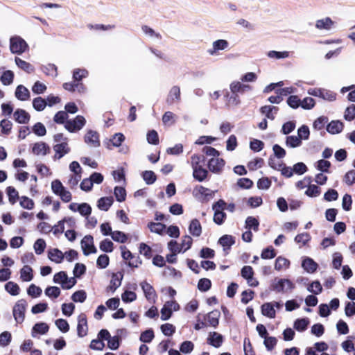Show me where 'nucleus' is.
Segmentation results:
<instances>
[{
	"label": "nucleus",
	"instance_id": "obj_24",
	"mask_svg": "<svg viewBox=\"0 0 355 355\" xmlns=\"http://www.w3.org/2000/svg\"><path fill=\"white\" fill-rule=\"evenodd\" d=\"M15 96L20 101H27L30 98L29 90L23 85H19L15 91Z\"/></svg>",
	"mask_w": 355,
	"mask_h": 355
},
{
	"label": "nucleus",
	"instance_id": "obj_17",
	"mask_svg": "<svg viewBox=\"0 0 355 355\" xmlns=\"http://www.w3.org/2000/svg\"><path fill=\"white\" fill-rule=\"evenodd\" d=\"M88 331L87 321L86 315L83 313L79 315L78 318L77 333L79 337H84L87 335Z\"/></svg>",
	"mask_w": 355,
	"mask_h": 355
},
{
	"label": "nucleus",
	"instance_id": "obj_56",
	"mask_svg": "<svg viewBox=\"0 0 355 355\" xmlns=\"http://www.w3.org/2000/svg\"><path fill=\"white\" fill-rule=\"evenodd\" d=\"M19 204L21 207L28 210L33 209L35 205L33 200L26 196L21 197Z\"/></svg>",
	"mask_w": 355,
	"mask_h": 355
},
{
	"label": "nucleus",
	"instance_id": "obj_26",
	"mask_svg": "<svg viewBox=\"0 0 355 355\" xmlns=\"http://www.w3.org/2000/svg\"><path fill=\"white\" fill-rule=\"evenodd\" d=\"M33 278V269L29 266L25 265L20 270V279L23 282H31Z\"/></svg>",
	"mask_w": 355,
	"mask_h": 355
},
{
	"label": "nucleus",
	"instance_id": "obj_42",
	"mask_svg": "<svg viewBox=\"0 0 355 355\" xmlns=\"http://www.w3.org/2000/svg\"><path fill=\"white\" fill-rule=\"evenodd\" d=\"M230 89L232 93L235 94L238 92H243L246 89H250V87L243 84L240 81L236 80L231 83L230 85Z\"/></svg>",
	"mask_w": 355,
	"mask_h": 355
},
{
	"label": "nucleus",
	"instance_id": "obj_7",
	"mask_svg": "<svg viewBox=\"0 0 355 355\" xmlns=\"http://www.w3.org/2000/svg\"><path fill=\"white\" fill-rule=\"evenodd\" d=\"M180 309V305L175 301H167L164 304L161 309V319L162 320H168L173 311H177Z\"/></svg>",
	"mask_w": 355,
	"mask_h": 355
},
{
	"label": "nucleus",
	"instance_id": "obj_58",
	"mask_svg": "<svg viewBox=\"0 0 355 355\" xmlns=\"http://www.w3.org/2000/svg\"><path fill=\"white\" fill-rule=\"evenodd\" d=\"M193 243V239L190 236L185 235L182 237L180 247L182 252H186L191 248Z\"/></svg>",
	"mask_w": 355,
	"mask_h": 355
},
{
	"label": "nucleus",
	"instance_id": "obj_33",
	"mask_svg": "<svg viewBox=\"0 0 355 355\" xmlns=\"http://www.w3.org/2000/svg\"><path fill=\"white\" fill-rule=\"evenodd\" d=\"M180 99V88L178 86H173L170 89L167 101L169 103H173Z\"/></svg>",
	"mask_w": 355,
	"mask_h": 355
},
{
	"label": "nucleus",
	"instance_id": "obj_64",
	"mask_svg": "<svg viewBox=\"0 0 355 355\" xmlns=\"http://www.w3.org/2000/svg\"><path fill=\"white\" fill-rule=\"evenodd\" d=\"M344 118L345 120L351 121L355 119V105H352L347 107L345 111Z\"/></svg>",
	"mask_w": 355,
	"mask_h": 355
},
{
	"label": "nucleus",
	"instance_id": "obj_59",
	"mask_svg": "<svg viewBox=\"0 0 355 355\" xmlns=\"http://www.w3.org/2000/svg\"><path fill=\"white\" fill-rule=\"evenodd\" d=\"M308 291L315 295L320 294L322 291V287L318 281H314L310 284L307 288Z\"/></svg>",
	"mask_w": 355,
	"mask_h": 355
},
{
	"label": "nucleus",
	"instance_id": "obj_43",
	"mask_svg": "<svg viewBox=\"0 0 355 355\" xmlns=\"http://www.w3.org/2000/svg\"><path fill=\"white\" fill-rule=\"evenodd\" d=\"M309 324V320L308 318H301L297 319L293 324V327L297 331L302 332L305 331L307 329V327Z\"/></svg>",
	"mask_w": 355,
	"mask_h": 355
},
{
	"label": "nucleus",
	"instance_id": "obj_9",
	"mask_svg": "<svg viewBox=\"0 0 355 355\" xmlns=\"http://www.w3.org/2000/svg\"><path fill=\"white\" fill-rule=\"evenodd\" d=\"M336 22L329 17L318 19L315 21V27L320 31L330 32L335 27Z\"/></svg>",
	"mask_w": 355,
	"mask_h": 355
},
{
	"label": "nucleus",
	"instance_id": "obj_63",
	"mask_svg": "<svg viewBox=\"0 0 355 355\" xmlns=\"http://www.w3.org/2000/svg\"><path fill=\"white\" fill-rule=\"evenodd\" d=\"M46 89V85L40 81H36L32 87V91L35 94H42L45 92Z\"/></svg>",
	"mask_w": 355,
	"mask_h": 355
},
{
	"label": "nucleus",
	"instance_id": "obj_8",
	"mask_svg": "<svg viewBox=\"0 0 355 355\" xmlns=\"http://www.w3.org/2000/svg\"><path fill=\"white\" fill-rule=\"evenodd\" d=\"M85 123V119L83 116L78 115L74 119L67 121L64 127L70 132H75L81 130Z\"/></svg>",
	"mask_w": 355,
	"mask_h": 355
},
{
	"label": "nucleus",
	"instance_id": "obj_39",
	"mask_svg": "<svg viewBox=\"0 0 355 355\" xmlns=\"http://www.w3.org/2000/svg\"><path fill=\"white\" fill-rule=\"evenodd\" d=\"M270 166L275 169L280 171L282 174L286 178L292 177L294 173L293 168L283 166L282 164H279V167H276L273 165V163L271 161L270 162Z\"/></svg>",
	"mask_w": 355,
	"mask_h": 355
},
{
	"label": "nucleus",
	"instance_id": "obj_32",
	"mask_svg": "<svg viewBox=\"0 0 355 355\" xmlns=\"http://www.w3.org/2000/svg\"><path fill=\"white\" fill-rule=\"evenodd\" d=\"M112 197H103L97 202V206L101 210L107 211L113 203Z\"/></svg>",
	"mask_w": 355,
	"mask_h": 355
},
{
	"label": "nucleus",
	"instance_id": "obj_2",
	"mask_svg": "<svg viewBox=\"0 0 355 355\" xmlns=\"http://www.w3.org/2000/svg\"><path fill=\"white\" fill-rule=\"evenodd\" d=\"M53 282L60 284L63 289H70L76 284V280L74 277H69L65 272L60 271L54 275Z\"/></svg>",
	"mask_w": 355,
	"mask_h": 355
},
{
	"label": "nucleus",
	"instance_id": "obj_62",
	"mask_svg": "<svg viewBox=\"0 0 355 355\" xmlns=\"http://www.w3.org/2000/svg\"><path fill=\"white\" fill-rule=\"evenodd\" d=\"M87 297L86 292L83 290L78 291L71 295V300L75 302L83 303Z\"/></svg>",
	"mask_w": 355,
	"mask_h": 355
},
{
	"label": "nucleus",
	"instance_id": "obj_20",
	"mask_svg": "<svg viewBox=\"0 0 355 355\" xmlns=\"http://www.w3.org/2000/svg\"><path fill=\"white\" fill-rule=\"evenodd\" d=\"M48 257L51 261L56 263H60L64 259V253L58 248H53L49 250Z\"/></svg>",
	"mask_w": 355,
	"mask_h": 355
},
{
	"label": "nucleus",
	"instance_id": "obj_14",
	"mask_svg": "<svg viewBox=\"0 0 355 355\" xmlns=\"http://www.w3.org/2000/svg\"><path fill=\"white\" fill-rule=\"evenodd\" d=\"M140 286L144 293L145 297L150 302H155L157 295L153 287L147 282L143 281L140 283Z\"/></svg>",
	"mask_w": 355,
	"mask_h": 355
},
{
	"label": "nucleus",
	"instance_id": "obj_19",
	"mask_svg": "<svg viewBox=\"0 0 355 355\" xmlns=\"http://www.w3.org/2000/svg\"><path fill=\"white\" fill-rule=\"evenodd\" d=\"M302 267L308 273H313L317 270L318 265L313 259L306 257L302 258Z\"/></svg>",
	"mask_w": 355,
	"mask_h": 355
},
{
	"label": "nucleus",
	"instance_id": "obj_53",
	"mask_svg": "<svg viewBox=\"0 0 355 355\" xmlns=\"http://www.w3.org/2000/svg\"><path fill=\"white\" fill-rule=\"evenodd\" d=\"M218 243L223 248H230L234 243V240L232 236L224 235L219 239Z\"/></svg>",
	"mask_w": 355,
	"mask_h": 355
},
{
	"label": "nucleus",
	"instance_id": "obj_4",
	"mask_svg": "<svg viewBox=\"0 0 355 355\" xmlns=\"http://www.w3.org/2000/svg\"><path fill=\"white\" fill-rule=\"evenodd\" d=\"M294 284L288 279H275L271 284V288L277 293H286L291 291Z\"/></svg>",
	"mask_w": 355,
	"mask_h": 355
},
{
	"label": "nucleus",
	"instance_id": "obj_28",
	"mask_svg": "<svg viewBox=\"0 0 355 355\" xmlns=\"http://www.w3.org/2000/svg\"><path fill=\"white\" fill-rule=\"evenodd\" d=\"M56 155H58V158L60 159L65 154L68 153L70 150L68 146L67 141H64L60 144H56L53 147Z\"/></svg>",
	"mask_w": 355,
	"mask_h": 355
},
{
	"label": "nucleus",
	"instance_id": "obj_27",
	"mask_svg": "<svg viewBox=\"0 0 355 355\" xmlns=\"http://www.w3.org/2000/svg\"><path fill=\"white\" fill-rule=\"evenodd\" d=\"M290 261L285 257H278L275 259V269L276 270H284L289 268Z\"/></svg>",
	"mask_w": 355,
	"mask_h": 355
},
{
	"label": "nucleus",
	"instance_id": "obj_15",
	"mask_svg": "<svg viewBox=\"0 0 355 355\" xmlns=\"http://www.w3.org/2000/svg\"><path fill=\"white\" fill-rule=\"evenodd\" d=\"M84 141L90 147L95 148L100 146L98 134L94 130H87L84 137Z\"/></svg>",
	"mask_w": 355,
	"mask_h": 355
},
{
	"label": "nucleus",
	"instance_id": "obj_10",
	"mask_svg": "<svg viewBox=\"0 0 355 355\" xmlns=\"http://www.w3.org/2000/svg\"><path fill=\"white\" fill-rule=\"evenodd\" d=\"M225 206V202L222 200H218L213 205L214 211V220L218 225L222 224L225 218V214L223 212Z\"/></svg>",
	"mask_w": 355,
	"mask_h": 355
},
{
	"label": "nucleus",
	"instance_id": "obj_30",
	"mask_svg": "<svg viewBox=\"0 0 355 355\" xmlns=\"http://www.w3.org/2000/svg\"><path fill=\"white\" fill-rule=\"evenodd\" d=\"M208 343L215 347H218L223 343V336L217 332L210 333L208 338Z\"/></svg>",
	"mask_w": 355,
	"mask_h": 355
},
{
	"label": "nucleus",
	"instance_id": "obj_47",
	"mask_svg": "<svg viewBox=\"0 0 355 355\" xmlns=\"http://www.w3.org/2000/svg\"><path fill=\"white\" fill-rule=\"evenodd\" d=\"M60 293V288L57 286H49L44 291V293L47 297L53 299L58 297Z\"/></svg>",
	"mask_w": 355,
	"mask_h": 355
},
{
	"label": "nucleus",
	"instance_id": "obj_13",
	"mask_svg": "<svg viewBox=\"0 0 355 355\" xmlns=\"http://www.w3.org/2000/svg\"><path fill=\"white\" fill-rule=\"evenodd\" d=\"M241 276L246 279L248 284L252 287H256L259 285V282L254 278V271L251 266H245L243 267L241 271Z\"/></svg>",
	"mask_w": 355,
	"mask_h": 355
},
{
	"label": "nucleus",
	"instance_id": "obj_46",
	"mask_svg": "<svg viewBox=\"0 0 355 355\" xmlns=\"http://www.w3.org/2000/svg\"><path fill=\"white\" fill-rule=\"evenodd\" d=\"M14 73L10 70L4 71L1 76V82L4 85H9L13 82Z\"/></svg>",
	"mask_w": 355,
	"mask_h": 355
},
{
	"label": "nucleus",
	"instance_id": "obj_23",
	"mask_svg": "<svg viewBox=\"0 0 355 355\" xmlns=\"http://www.w3.org/2000/svg\"><path fill=\"white\" fill-rule=\"evenodd\" d=\"M122 279L123 275L121 273L113 274L110 280V284L108 286V289L114 293L116 288L121 286Z\"/></svg>",
	"mask_w": 355,
	"mask_h": 355
},
{
	"label": "nucleus",
	"instance_id": "obj_50",
	"mask_svg": "<svg viewBox=\"0 0 355 355\" xmlns=\"http://www.w3.org/2000/svg\"><path fill=\"white\" fill-rule=\"evenodd\" d=\"M259 225V221L254 217L249 216L245 220V228L248 230L252 229L254 231H257Z\"/></svg>",
	"mask_w": 355,
	"mask_h": 355
},
{
	"label": "nucleus",
	"instance_id": "obj_38",
	"mask_svg": "<svg viewBox=\"0 0 355 355\" xmlns=\"http://www.w3.org/2000/svg\"><path fill=\"white\" fill-rule=\"evenodd\" d=\"M5 290L11 295L17 296L20 293L19 285L14 282H8L5 284Z\"/></svg>",
	"mask_w": 355,
	"mask_h": 355
},
{
	"label": "nucleus",
	"instance_id": "obj_6",
	"mask_svg": "<svg viewBox=\"0 0 355 355\" xmlns=\"http://www.w3.org/2000/svg\"><path fill=\"white\" fill-rule=\"evenodd\" d=\"M282 304L278 302H266L262 304L261 309V313L270 319L275 318L276 315V309L282 308Z\"/></svg>",
	"mask_w": 355,
	"mask_h": 355
},
{
	"label": "nucleus",
	"instance_id": "obj_51",
	"mask_svg": "<svg viewBox=\"0 0 355 355\" xmlns=\"http://www.w3.org/2000/svg\"><path fill=\"white\" fill-rule=\"evenodd\" d=\"M125 140V137L122 133H116L110 139V144L114 147H119Z\"/></svg>",
	"mask_w": 355,
	"mask_h": 355
},
{
	"label": "nucleus",
	"instance_id": "obj_41",
	"mask_svg": "<svg viewBox=\"0 0 355 355\" xmlns=\"http://www.w3.org/2000/svg\"><path fill=\"white\" fill-rule=\"evenodd\" d=\"M148 227L151 232L158 234H162L166 230L165 225L161 223L150 222L148 223Z\"/></svg>",
	"mask_w": 355,
	"mask_h": 355
},
{
	"label": "nucleus",
	"instance_id": "obj_40",
	"mask_svg": "<svg viewBox=\"0 0 355 355\" xmlns=\"http://www.w3.org/2000/svg\"><path fill=\"white\" fill-rule=\"evenodd\" d=\"M302 145V141L297 136H288L286 138V146L288 148H297Z\"/></svg>",
	"mask_w": 355,
	"mask_h": 355
},
{
	"label": "nucleus",
	"instance_id": "obj_55",
	"mask_svg": "<svg viewBox=\"0 0 355 355\" xmlns=\"http://www.w3.org/2000/svg\"><path fill=\"white\" fill-rule=\"evenodd\" d=\"M311 240V236L308 233H302L297 234L295 238V241L300 246L305 245Z\"/></svg>",
	"mask_w": 355,
	"mask_h": 355
},
{
	"label": "nucleus",
	"instance_id": "obj_25",
	"mask_svg": "<svg viewBox=\"0 0 355 355\" xmlns=\"http://www.w3.org/2000/svg\"><path fill=\"white\" fill-rule=\"evenodd\" d=\"M220 315L218 311H211L206 315L207 322L210 326L216 327L218 324Z\"/></svg>",
	"mask_w": 355,
	"mask_h": 355
},
{
	"label": "nucleus",
	"instance_id": "obj_22",
	"mask_svg": "<svg viewBox=\"0 0 355 355\" xmlns=\"http://www.w3.org/2000/svg\"><path fill=\"white\" fill-rule=\"evenodd\" d=\"M49 329L48 324L45 322L36 323L32 329L31 336L35 338L37 334H45L48 332Z\"/></svg>",
	"mask_w": 355,
	"mask_h": 355
},
{
	"label": "nucleus",
	"instance_id": "obj_5",
	"mask_svg": "<svg viewBox=\"0 0 355 355\" xmlns=\"http://www.w3.org/2000/svg\"><path fill=\"white\" fill-rule=\"evenodd\" d=\"M26 305L24 300H18L14 305L12 314L17 323L21 324L24 321Z\"/></svg>",
	"mask_w": 355,
	"mask_h": 355
},
{
	"label": "nucleus",
	"instance_id": "obj_44",
	"mask_svg": "<svg viewBox=\"0 0 355 355\" xmlns=\"http://www.w3.org/2000/svg\"><path fill=\"white\" fill-rule=\"evenodd\" d=\"M137 295L134 291L125 289L121 294V300L124 303H131L137 300Z\"/></svg>",
	"mask_w": 355,
	"mask_h": 355
},
{
	"label": "nucleus",
	"instance_id": "obj_54",
	"mask_svg": "<svg viewBox=\"0 0 355 355\" xmlns=\"http://www.w3.org/2000/svg\"><path fill=\"white\" fill-rule=\"evenodd\" d=\"M88 74V71L85 69H76L73 72V78L76 81H80L83 78H86Z\"/></svg>",
	"mask_w": 355,
	"mask_h": 355
},
{
	"label": "nucleus",
	"instance_id": "obj_35",
	"mask_svg": "<svg viewBox=\"0 0 355 355\" xmlns=\"http://www.w3.org/2000/svg\"><path fill=\"white\" fill-rule=\"evenodd\" d=\"M267 56L270 59L275 60L286 59L290 57V52L287 51H270L267 53Z\"/></svg>",
	"mask_w": 355,
	"mask_h": 355
},
{
	"label": "nucleus",
	"instance_id": "obj_48",
	"mask_svg": "<svg viewBox=\"0 0 355 355\" xmlns=\"http://www.w3.org/2000/svg\"><path fill=\"white\" fill-rule=\"evenodd\" d=\"M111 237L114 241L120 243H124L128 240V236L121 231H114Z\"/></svg>",
	"mask_w": 355,
	"mask_h": 355
},
{
	"label": "nucleus",
	"instance_id": "obj_60",
	"mask_svg": "<svg viewBox=\"0 0 355 355\" xmlns=\"http://www.w3.org/2000/svg\"><path fill=\"white\" fill-rule=\"evenodd\" d=\"M86 272V266L83 263H77L73 270V277L79 278Z\"/></svg>",
	"mask_w": 355,
	"mask_h": 355
},
{
	"label": "nucleus",
	"instance_id": "obj_29",
	"mask_svg": "<svg viewBox=\"0 0 355 355\" xmlns=\"http://www.w3.org/2000/svg\"><path fill=\"white\" fill-rule=\"evenodd\" d=\"M16 65L20 68L21 69L24 70V71L31 73H33L35 70L33 66L30 64L29 62L21 60L19 58H15V59Z\"/></svg>",
	"mask_w": 355,
	"mask_h": 355
},
{
	"label": "nucleus",
	"instance_id": "obj_16",
	"mask_svg": "<svg viewBox=\"0 0 355 355\" xmlns=\"http://www.w3.org/2000/svg\"><path fill=\"white\" fill-rule=\"evenodd\" d=\"M225 161L219 157H212L208 162V168L213 173H219L225 166Z\"/></svg>",
	"mask_w": 355,
	"mask_h": 355
},
{
	"label": "nucleus",
	"instance_id": "obj_31",
	"mask_svg": "<svg viewBox=\"0 0 355 355\" xmlns=\"http://www.w3.org/2000/svg\"><path fill=\"white\" fill-rule=\"evenodd\" d=\"M14 117L19 123H26L30 119L28 113L24 110H17L14 113Z\"/></svg>",
	"mask_w": 355,
	"mask_h": 355
},
{
	"label": "nucleus",
	"instance_id": "obj_45",
	"mask_svg": "<svg viewBox=\"0 0 355 355\" xmlns=\"http://www.w3.org/2000/svg\"><path fill=\"white\" fill-rule=\"evenodd\" d=\"M193 175L195 179L201 182L206 178L207 175V171L205 168L200 166V167L194 168H193Z\"/></svg>",
	"mask_w": 355,
	"mask_h": 355
},
{
	"label": "nucleus",
	"instance_id": "obj_37",
	"mask_svg": "<svg viewBox=\"0 0 355 355\" xmlns=\"http://www.w3.org/2000/svg\"><path fill=\"white\" fill-rule=\"evenodd\" d=\"M277 107L270 105H265L261 108V112L268 119L273 120L277 112Z\"/></svg>",
	"mask_w": 355,
	"mask_h": 355
},
{
	"label": "nucleus",
	"instance_id": "obj_3",
	"mask_svg": "<svg viewBox=\"0 0 355 355\" xmlns=\"http://www.w3.org/2000/svg\"><path fill=\"white\" fill-rule=\"evenodd\" d=\"M28 48L26 42L19 36L12 37L10 40V49L12 53L21 54Z\"/></svg>",
	"mask_w": 355,
	"mask_h": 355
},
{
	"label": "nucleus",
	"instance_id": "obj_21",
	"mask_svg": "<svg viewBox=\"0 0 355 355\" xmlns=\"http://www.w3.org/2000/svg\"><path fill=\"white\" fill-rule=\"evenodd\" d=\"M189 233L196 237H198L202 233V226L200 223L197 219H193L189 225Z\"/></svg>",
	"mask_w": 355,
	"mask_h": 355
},
{
	"label": "nucleus",
	"instance_id": "obj_12",
	"mask_svg": "<svg viewBox=\"0 0 355 355\" xmlns=\"http://www.w3.org/2000/svg\"><path fill=\"white\" fill-rule=\"evenodd\" d=\"M80 245L83 251V254L85 256H88L90 254H95L97 252V249L94 245L93 237L90 235L85 236L82 239Z\"/></svg>",
	"mask_w": 355,
	"mask_h": 355
},
{
	"label": "nucleus",
	"instance_id": "obj_61",
	"mask_svg": "<svg viewBox=\"0 0 355 355\" xmlns=\"http://www.w3.org/2000/svg\"><path fill=\"white\" fill-rule=\"evenodd\" d=\"M113 243L109 239L103 240L99 245L101 250L105 252H112L114 249Z\"/></svg>",
	"mask_w": 355,
	"mask_h": 355
},
{
	"label": "nucleus",
	"instance_id": "obj_1",
	"mask_svg": "<svg viewBox=\"0 0 355 355\" xmlns=\"http://www.w3.org/2000/svg\"><path fill=\"white\" fill-rule=\"evenodd\" d=\"M51 190L58 196L64 202H69L72 198L71 193L68 191L59 180H54L51 184Z\"/></svg>",
	"mask_w": 355,
	"mask_h": 355
},
{
	"label": "nucleus",
	"instance_id": "obj_18",
	"mask_svg": "<svg viewBox=\"0 0 355 355\" xmlns=\"http://www.w3.org/2000/svg\"><path fill=\"white\" fill-rule=\"evenodd\" d=\"M32 152L37 156H45L50 152L49 146L44 142H37L33 144Z\"/></svg>",
	"mask_w": 355,
	"mask_h": 355
},
{
	"label": "nucleus",
	"instance_id": "obj_57",
	"mask_svg": "<svg viewBox=\"0 0 355 355\" xmlns=\"http://www.w3.org/2000/svg\"><path fill=\"white\" fill-rule=\"evenodd\" d=\"M46 248V242L42 239H38L34 243L33 248L37 254L44 252Z\"/></svg>",
	"mask_w": 355,
	"mask_h": 355
},
{
	"label": "nucleus",
	"instance_id": "obj_52",
	"mask_svg": "<svg viewBox=\"0 0 355 355\" xmlns=\"http://www.w3.org/2000/svg\"><path fill=\"white\" fill-rule=\"evenodd\" d=\"M114 193L117 201L120 202L125 201L126 198V191L123 187H116L114 188Z\"/></svg>",
	"mask_w": 355,
	"mask_h": 355
},
{
	"label": "nucleus",
	"instance_id": "obj_11",
	"mask_svg": "<svg viewBox=\"0 0 355 355\" xmlns=\"http://www.w3.org/2000/svg\"><path fill=\"white\" fill-rule=\"evenodd\" d=\"M229 47V42L225 40H217L211 44V47L207 50V53L211 56L219 55L220 51H225Z\"/></svg>",
	"mask_w": 355,
	"mask_h": 355
},
{
	"label": "nucleus",
	"instance_id": "obj_34",
	"mask_svg": "<svg viewBox=\"0 0 355 355\" xmlns=\"http://www.w3.org/2000/svg\"><path fill=\"white\" fill-rule=\"evenodd\" d=\"M141 31L146 36L148 37L151 40H155L161 39V35L148 26H142Z\"/></svg>",
	"mask_w": 355,
	"mask_h": 355
},
{
	"label": "nucleus",
	"instance_id": "obj_49",
	"mask_svg": "<svg viewBox=\"0 0 355 355\" xmlns=\"http://www.w3.org/2000/svg\"><path fill=\"white\" fill-rule=\"evenodd\" d=\"M33 106L37 111H42L46 106V101L42 97H37L33 101Z\"/></svg>",
	"mask_w": 355,
	"mask_h": 355
},
{
	"label": "nucleus",
	"instance_id": "obj_36",
	"mask_svg": "<svg viewBox=\"0 0 355 355\" xmlns=\"http://www.w3.org/2000/svg\"><path fill=\"white\" fill-rule=\"evenodd\" d=\"M343 124L339 121H333L329 123L327 130L331 134H338L342 131Z\"/></svg>",
	"mask_w": 355,
	"mask_h": 355
}]
</instances>
